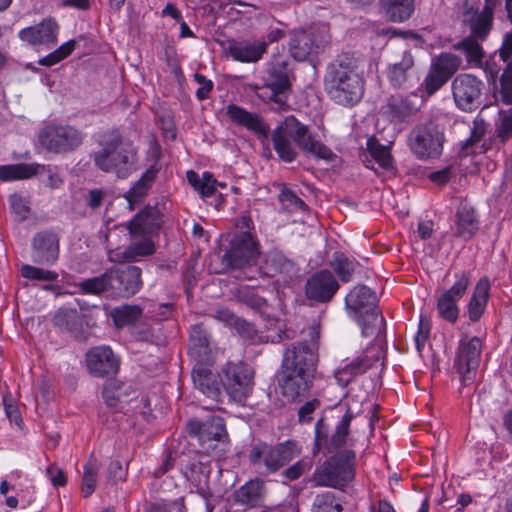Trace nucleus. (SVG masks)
Instances as JSON below:
<instances>
[{
    "label": "nucleus",
    "instance_id": "nucleus-13",
    "mask_svg": "<svg viewBox=\"0 0 512 512\" xmlns=\"http://www.w3.org/2000/svg\"><path fill=\"white\" fill-rule=\"evenodd\" d=\"M329 43L330 35L326 27L297 30L291 34L289 52L295 60L305 61L322 52Z\"/></svg>",
    "mask_w": 512,
    "mask_h": 512
},
{
    "label": "nucleus",
    "instance_id": "nucleus-7",
    "mask_svg": "<svg viewBox=\"0 0 512 512\" xmlns=\"http://www.w3.org/2000/svg\"><path fill=\"white\" fill-rule=\"evenodd\" d=\"M187 429L189 434L197 439L203 453L220 456L224 449H218L219 445L228 443L225 422L220 416L212 415L205 421L190 420Z\"/></svg>",
    "mask_w": 512,
    "mask_h": 512
},
{
    "label": "nucleus",
    "instance_id": "nucleus-38",
    "mask_svg": "<svg viewBox=\"0 0 512 512\" xmlns=\"http://www.w3.org/2000/svg\"><path fill=\"white\" fill-rule=\"evenodd\" d=\"M489 286L487 278H482L478 281L468 303V316L471 321L476 322L481 318L487 303Z\"/></svg>",
    "mask_w": 512,
    "mask_h": 512
},
{
    "label": "nucleus",
    "instance_id": "nucleus-27",
    "mask_svg": "<svg viewBox=\"0 0 512 512\" xmlns=\"http://www.w3.org/2000/svg\"><path fill=\"white\" fill-rule=\"evenodd\" d=\"M227 115L231 121L254 132L259 138L267 139L269 137L270 128L258 114L230 104L227 106Z\"/></svg>",
    "mask_w": 512,
    "mask_h": 512
},
{
    "label": "nucleus",
    "instance_id": "nucleus-4",
    "mask_svg": "<svg viewBox=\"0 0 512 512\" xmlns=\"http://www.w3.org/2000/svg\"><path fill=\"white\" fill-rule=\"evenodd\" d=\"M345 308L361 327L364 337H373L385 327L383 316L377 310V297L366 285L355 286L345 297Z\"/></svg>",
    "mask_w": 512,
    "mask_h": 512
},
{
    "label": "nucleus",
    "instance_id": "nucleus-42",
    "mask_svg": "<svg viewBox=\"0 0 512 512\" xmlns=\"http://www.w3.org/2000/svg\"><path fill=\"white\" fill-rule=\"evenodd\" d=\"M239 302L258 312L261 316L270 319L272 308L267 300L256 293L255 290L247 287L240 288L237 292Z\"/></svg>",
    "mask_w": 512,
    "mask_h": 512
},
{
    "label": "nucleus",
    "instance_id": "nucleus-28",
    "mask_svg": "<svg viewBox=\"0 0 512 512\" xmlns=\"http://www.w3.org/2000/svg\"><path fill=\"white\" fill-rule=\"evenodd\" d=\"M266 494L265 482L259 478L251 479L234 492L237 504L246 508H256L262 505Z\"/></svg>",
    "mask_w": 512,
    "mask_h": 512
},
{
    "label": "nucleus",
    "instance_id": "nucleus-45",
    "mask_svg": "<svg viewBox=\"0 0 512 512\" xmlns=\"http://www.w3.org/2000/svg\"><path fill=\"white\" fill-rule=\"evenodd\" d=\"M112 319L117 327L134 324L142 316V308L138 305L124 304L114 308L111 312Z\"/></svg>",
    "mask_w": 512,
    "mask_h": 512
},
{
    "label": "nucleus",
    "instance_id": "nucleus-56",
    "mask_svg": "<svg viewBox=\"0 0 512 512\" xmlns=\"http://www.w3.org/2000/svg\"><path fill=\"white\" fill-rule=\"evenodd\" d=\"M154 253V246L151 242H143L129 247L123 253L124 260H131L138 256H148Z\"/></svg>",
    "mask_w": 512,
    "mask_h": 512
},
{
    "label": "nucleus",
    "instance_id": "nucleus-49",
    "mask_svg": "<svg viewBox=\"0 0 512 512\" xmlns=\"http://www.w3.org/2000/svg\"><path fill=\"white\" fill-rule=\"evenodd\" d=\"M76 42L75 40H69L58 47L56 50L51 52L50 54L42 57L38 60V64L41 66L51 67L66 57H68L75 49Z\"/></svg>",
    "mask_w": 512,
    "mask_h": 512
},
{
    "label": "nucleus",
    "instance_id": "nucleus-16",
    "mask_svg": "<svg viewBox=\"0 0 512 512\" xmlns=\"http://www.w3.org/2000/svg\"><path fill=\"white\" fill-rule=\"evenodd\" d=\"M316 371H305L300 368H280L278 372V385L282 395L290 401H302L307 397L313 385Z\"/></svg>",
    "mask_w": 512,
    "mask_h": 512
},
{
    "label": "nucleus",
    "instance_id": "nucleus-33",
    "mask_svg": "<svg viewBox=\"0 0 512 512\" xmlns=\"http://www.w3.org/2000/svg\"><path fill=\"white\" fill-rule=\"evenodd\" d=\"M456 217L455 235L464 240H469L479 229L475 209L468 204H461Z\"/></svg>",
    "mask_w": 512,
    "mask_h": 512
},
{
    "label": "nucleus",
    "instance_id": "nucleus-51",
    "mask_svg": "<svg viewBox=\"0 0 512 512\" xmlns=\"http://www.w3.org/2000/svg\"><path fill=\"white\" fill-rule=\"evenodd\" d=\"M182 466L185 477L193 483H200L205 476V466L198 459L189 460L185 464H182Z\"/></svg>",
    "mask_w": 512,
    "mask_h": 512
},
{
    "label": "nucleus",
    "instance_id": "nucleus-8",
    "mask_svg": "<svg viewBox=\"0 0 512 512\" xmlns=\"http://www.w3.org/2000/svg\"><path fill=\"white\" fill-rule=\"evenodd\" d=\"M254 369L243 361L227 362L219 374L220 381L228 396L237 403H243L254 387Z\"/></svg>",
    "mask_w": 512,
    "mask_h": 512
},
{
    "label": "nucleus",
    "instance_id": "nucleus-59",
    "mask_svg": "<svg viewBox=\"0 0 512 512\" xmlns=\"http://www.w3.org/2000/svg\"><path fill=\"white\" fill-rule=\"evenodd\" d=\"M512 135V107L503 112L500 124L497 127V136L503 141Z\"/></svg>",
    "mask_w": 512,
    "mask_h": 512
},
{
    "label": "nucleus",
    "instance_id": "nucleus-30",
    "mask_svg": "<svg viewBox=\"0 0 512 512\" xmlns=\"http://www.w3.org/2000/svg\"><path fill=\"white\" fill-rule=\"evenodd\" d=\"M162 214L156 206H145L128 224L131 234H144L158 229L162 223Z\"/></svg>",
    "mask_w": 512,
    "mask_h": 512
},
{
    "label": "nucleus",
    "instance_id": "nucleus-34",
    "mask_svg": "<svg viewBox=\"0 0 512 512\" xmlns=\"http://www.w3.org/2000/svg\"><path fill=\"white\" fill-rule=\"evenodd\" d=\"M55 327L70 333L77 340H84L82 317L74 309L59 310L53 316Z\"/></svg>",
    "mask_w": 512,
    "mask_h": 512
},
{
    "label": "nucleus",
    "instance_id": "nucleus-63",
    "mask_svg": "<svg viewBox=\"0 0 512 512\" xmlns=\"http://www.w3.org/2000/svg\"><path fill=\"white\" fill-rule=\"evenodd\" d=\"M3 403L7 418L11 423H15L18 427H20L22 423V417L18 407L14 405L6 396L3 398Z\"/></svg>",
    "mask_w": 512,
    "mask_h": 512
},
{
    "label": "nucleus",
    "instance_id": "nucleus-18",
    "mask_svg": "<svg viewBox=\"0 0 512 512\" xmlns=\"http://www.w3.org/2000/svg\"><path fill=\"white\" fill-rule=\"evenodd\" d=\"M109 295L113 298H129L142 287L141 269L127 265L108 269Z\"/></svg>",
    "mask_w": 512,
    "mask_h": 512
},
{
    "label": "nucleus",
    "instance_id": "nucleus-61",
    "mask_svg": "<svg viewBox=\"0 0 512 512\" xmlns=\"http://www.w3.org/2000/svg\"><path fill=\"white\" fill-rule=\"evenodd\" d=\"M281 201L286 203L288 207L295 208L301 211H307V204L299 198L294 192L290 190L283 191L281 194Z\"/></svg>",
    "mask_w": 512,
    "mask_h": 512
},
{
    "label": "nucleus",
    "instance_id": "nucleus-25",
    "mask_svg": "<svg viewBox=\"0 0 512 512\" xmlns=\"http://www.w3.org/2000/svg\"><path fill=\"white\" fill-rule=\"evenodd\" d=\"M59 26L53 18L43 19L39 24L22 29L19 38L30 45H54Z\"/></svg>",
    "mask_w": 512,
    "mask_h": 512
},
{
    "label": "nucleus",
    "instance_id": "nucleus-12",
    "mask_svg": "<svg viewBox=\"0 0 512 512\" xmlns=\"http://www.w3.org/2000/svg\"><path fill=\"white\" fill-rule=\"evenodd\" d=\"M351 407L347 405L346 411L341 420L335 426L330 437H328V426L323 419H319L315 424V447L314 452L324 450L331 454L343 448L348 441L351 421L356 417Z\"/></svg>",
    "mask_w": 512,
    "mask_h": 512
},
{
    "label": "nucleus",
    "instance_id": "nucleus-15",
    "mask_svg": "<svg viewBox=\"0 0 512 512\" xmlns=\"http://www.w3.org/2000/svg\"><path fill=\"white\" fill-rule=\"evenodd\" d=\"M484 83L472 74H459L451 84L452 96L457 108L473 112L482 105Z\"/></svg>",
    "mask_w": 512,
    "mask_h": 512
},
{
    "label": "nucleus",
    "instance_id": "nucleus-64",
    "mask_svg": "<svg viewBox=\"0 0 512 512\" xmlns=\"http://www.w3.org/2000/svg\"><path fill=\"white\" fill-rule=\"evenodd\" d=\"M452 169V166H447L441 170L434 171L430 173L429 179L437 185H444L451 179L453 175Z\"/></svg>",
    "mask_w": 512,
    "mask_h": 512
},
{
    "label": "nucleus",
    "instance_id": "nucleus-23",
    "mask_svg": "<svg viewBox=\"0 0 512 512\" xmlns=\"http://www.w3.org/2000/svg\"><path fill=\"white\" fill-rule=\"evenodd\" d=\"M383 113L394 123L407 122L419 110V99L414 93L409 95L395 94L387 98L382 107Z\"/></svg>",
    "mask_w": 512,
    "mask_h": 512
},
{
    "label": "nucleus",
    "instance_id": "nucleus-44",
    "mask_svg": "<svg viewBox=\"0 0 512 512\" xmlns=\"http://www.w3.org/2000/svg\"><path fill=\"white\" fill-rule=\"evenodd\" d=\"M367 149L381 168L394 173L393 157L389 146L381 144L375 137H370L367 140Z\"/></svg>",
    "mask_w": 512,
    "mask_h": 512
},
{
    "label": "nucleus",
    "instance_id": "nucleus-36",
    "mask_svg": "<svg viewBox=\"0 0 512 512\" xmlns=\"http://www.w3.org/2000/svg\"><path fill=\"white\" fill-rule=\"evenodd\" d=\"M190 354L198 362H205L211 353L210 336L202 324H195L190 334Z\"/></svg>",
    "mask_w": 512,
    "mask_h": 512
},
{
    "label": "nucleus",
    "instance_id": "nucleus-47",
    "mask_svg": "<svg viewBox=\"0 0 512 512\" xmlns=\"http://www.w3.org/2000/svg\"><path fill=\"white\" fill-rule=\"evenodd\" d=\"M109 276L108 269L101 275L85 279L78 284L79 290L83 294L100 295L109 294Z\"/></svg>",
    "mask_w": 512,
    "mask_h": 512
},
{
    "label": "nucleus",
    "instance_id": "nucleus-54",
    "mask_svg": "<svg viewBox=\"0 0 512 512\" xmlns=\"http://www.w3.org/2000/svg\"><path fill=\"white\" fill-rule=\"evenodd\" d=\"M313 463L312 460L309 458H303L299 461H297L295 464L287 468L283 474L284 476L290 480H296L298 479L304 472L311 469Z\"/></svg>",
    "mask_w": 512,
    "mask_h": 512
},
{
    "label": "nucleus",
    "instance_id": "nucleus-55",
    "mask_svg": "<svg viewBox=\"0 0 512 512\" xmlns=\"http://www.w3.org/2000/svg\"><path fill=\"white\" fill-rule=\"evenodd\" d=\"M378 358L370 357L369 355L365 354L361 357L356 358L355 360L351 361L346 365V367L354 373V375L357 377L363 373H365L373 364L375 361H377Z\"/></svg>",
    "mask_w": 512,
    "mask_h": 512
},
{
    "label": "nucleus",
    "instance_id": "nucleus-31",
    "mask_svg": "<svg viewBox=\"0 0 512 512\" xmlns=\"http://www.w3.org/2000/svg\"><path fill=\"white\" fill-rule=\"evenodd\" d=\"M379 7L386 20L403 23L412 17L415 0H379Z\"/></svg>",
    "mask_w": 512,
    "mask_h": 512
},
{
    "label": "nucleus",
    "instance_id": "nucleus-14",
    "mask_svg": "<svg viewBox=\"0 0 512 512\" xmlns=\"http://www.w3.org/2000/svg\"><path fill=\"white\" fill-rule=\"evenodd\" d=\"M288 60L283 56H273L267 63L264 77L265 86L269 89L267 98L276 103L279 108L286 105L283 94L291 89V75Z\"/></svg>",
    "mask_w": 512,
    "mask_h": 512
},
{
    "label": "nucleus",
    "instance_id": "nucleus-5",
    "mask_svg": "<svg viewBox=\"0 0 512 512\" xmlns=\"http://www.w3.org/2000/svg\"><path fill=\"white\" fill-rule=\"evenodd\" d=\"M355 474L356 453L351 449H344L334 453L319 465L310 481L317 487L343 490L355 479Z\"/></svg>",
    "mask_w": 512,
    "mask_h": 512
},
{
    "label": "nucleus",
    "instance_id": "nucleus-26",
    "mask_svg": "<svg viewBox=\"0 0 512 512\" xmlns=\"http://www.w3.org/2000/svg\"><path fill=\"white\" fill-rule=\"evenodd\" d=\"M32 259L41 265H51L59 256V239L52 232H41L32 241Z\"/></svg>",
    "mask_w": 512,
    "mask_h": 512
},
{
    "label": "nucleus",
    "instance_id": "nucleus-39",
    "mask_svg": "<svg viewBox=\"0 0 512 512\" xmlns=\"http://www.w3.org/2000/svg\"><path fill=\"white\" fill-rule=\"evenodd\" d=\"M45 166L41 164H27V163H19L12 165H3L0 166V180L2 181H11V180H20L27 179L34 175L39 174L40 170H44Z\"/></svg>",
    "mask_w": 512,
    "mask_h": 512
},
{
    "label": "nucleus",
    "instance_id": "nucleus-21",
    "mask_svg": "<svg viewBox=\"0 0 512 512\" xmlns=\"http://www.w3.org/2000/svg\"><path fill=\"white\" fill-rule=\"evenodd\" d=\"M469 283L470 278L468 274L465 272L457 274L453 286L438 299L437 309L443 319L451 323L456 322L459 313L457 302L465 294Z\"/></svg>",
    "mask_w": 512,
    "mask_h": 512
},
{
    "label": "nucleus",
    "instance_id": "nucleus-9",
    "mask_svg": "<svg viewBox=\"0 0 512 512\" xmlns=\"http://www.w3.org/2000/svg\"><path fill=\"white\" fill-rule=\"evenodd\" d=\"M310 342L298 341L291 343L283 352L280 368L303 369L316 371L318 362V339L320 337L319 325H311L308 328Z\"/></svg>",
    "mask_w": 512,
    "mask_h": 512
},
{
    "label": "nucleus",
    "instance_id": "nucleus-43",
    "mask_svg": "<svg viewBox=\"0 0 512 512\" xmlns=\"http://www.w3.org/2000/svg\"><path fill=\"white\" fill-rule=\"evenodd\" d=\"M330 266L338 278L342 282L347 283L352 280L354 272L359 267V263L341 252H335L330 261Z\"/></svg>",
    "mask_w": 512,
    "mask_h": 512
},
{
    "label": "nucleus",
    "instance_id": "nucleus-41",
    "mask_svg": "<svg viewBox=\"0 0 512 512\" xmlns=\"http://www.w3.org/2000/svg\"><path fill=\"white\" fill-rule=\"evenodd\" d=\"M192 379L195 386L207 397L218 400L221 389L212 372L207 369H194Z\"/></svg>",
    "mask_w": 512,
    "mask_h": 512
},
{
    "label": "nucleus",
    "instance_id": "nucleus-62",
    "mask_svg": "<svg viewBox=\"0 0 512 512\" xmlns=\"http://www.w3.org/2000/svg\"><path fill=\"white\" fill-rule=\"evenodd\" d=\"M216 183L217 181L213 175L209 172H205L197 191L202 197H210L215 193Z\"/></svg>",
    "mask_w": 512,
    "mask_h": 512
},
{
    "label": "nucleus",
    "instance_id": "nucleus-32",
    "mask_svg": "<svg viewBox=\"0 0 512 512\" xmlns=\"http://www.w3.org/2000/svg\"><path fill=\"white\" fill-rule=\"evenodd\" d=\"M492 11L483 8L482 11L478 9L473 10L468 8L464 12L465 20L471 30V35L479 40H484L492 29L493 25Z\"/></svg>",
    "mask_w": 512,
    "mask_h": 512
},
{
    "label": "nucleus",
    "instance_id": "nucleus-60",
    "mask_svg": "<svg viewBox=\"0 0 512 512\" xmlns=\"http://www.w3.org/2000/svg\"><path fill=\"white\" fill-rule=\"evenodd\" d=\"M194 79L199 84V88L196 90V97L199 100L209 98V94L213 89V82L200 73L194 74Z\"/></svg>",
    "mask_w": 512,
    "mask_h": 512
},
{
    "label": "nucleus",
    "instance_id": "nucleus-10",
    "mask_svg": "<svg viewBox=\"0 0 512 512\" xmlns=\"http://www.w3.org/2000/svg\"><path fill=\"white\" fill-rule=\"evenodd\" d=\"M299 452L291 441L271 445L265 442L253 444L248 453V459L254 467L263 463L269 473L278 471L281 467L295 458Z\"/></svg>",
    "mask_w": 512,
    "mask_h": 512
},
{
    "label": "nucleus",
    "instance_id": "nucleus-19",
    "mask_svg": "<svg viewBox=\"0 0 512 512\" xmlns=\"http://www.w3.org/2000/svg\"><path fill=\"white\" fill-rule=\"evenodd\" d=\"M259 255L258 243L251 232L235 234L224 259L232 268H243L255 263Z\"/></svg>",
    "mask_w": 512,
    "mask_h": 512
},
{
    "label": "nucleus",
    "instance_id": "nucleus-57",
    "mask_svg": "<svg viewBox=\"0 0 512 512\" xmlns=\"http://www.w3.org/2000/svg\"><path fill=\"white\" fill-rule=\"evenodd\" d=\"M10 206L13 212L18 216L19 220L23 221L29 216V206L27 201L20 195L13 194L9 198Z\"/></svg>",
    "mask_w": 512,
    "mask_h": 512
},
{
    "label": "nucleus",
    "instance_id": "nucleus-20",
    "mask_svg": "<svg viewBox=\"0 0 512 512\" xmlns=\"http://www.w3.org/2000/svg\"><path fill=\"white\" fill-rule=\"evenodd\" d=\"M340 285L333 273L323 269L312 274L305 283L307 299L317 303H328L339 290Z\"/></svg>",
    "mask_w": 512,
    "mask_h": 512
},
{
    "label": "nucleus",
    "instance_id": "nucleus-17",
    "mask_svg": "<svg viewBox=\"0 0 512 512\" xmlns=\"http://www.w3.org/2000/svg\"><path fill=\"white\" fill-rule=\"evenodd\" d=\"M462 59L452 53L443 52L435 56L424 79L427 94L432 95L443 87L448 80L459 70Z\"/></svg>",
    "mask_w": 512,
    "mask_h": 512
},
{
    "label": "nucleus",
    "instance_id": "nucleus-37",
    "mask_svg": "<svg viewBox=\"0 0 512 512\" xmlns=\"http://www.w3.org/2000/svg\"><path fill=\"white\" fill-rule=\"evenodd\" d=\"M413 66L414 58L410 51L405 50L402 53L401 60L393 63L388 68V79L391 85L395 88L404 87L413 69Z\"/></svg>",
    "mask_w": 512,
    "mask_h": 512
},
{
    "label": "nucleus",
    "instance_id": "nucleus-58",
    "mask_svg": "<svg viewBox=\"0 0 512 512\" xmlns=\"http://www.w3.org/2000/svg\"><path fill=\"white\" fill-rule=\"evenodd\" d=\"M126 472L120 461H111L107 468L106 481L109 484H116L120 481H124Z\"/></svg>",
    "mask_w": 512,
    "mask_h": 512
},
{
    "label": "nucleus",
    "instance_id": "nucleus-50",
    "mask_svg": "<svg viewBox=\"0 0 512 512\" xmlns=\"http://www.w3.org/2000/svg\"><path fill=\"white\" fill-rule=\"evenodd\" d=\"M21 275L26 279L38 281H55L58 278V274L55 271L44 270L31 265H23Z\"/></svg>",
    "mask_w": 512,
    "mask_h": 512
},
{
    "label": "nucleus",
    "instance_id": "nucleus-1",
    "mask_svg": "<svg viewBox=\"0 0 512 512\" xmlns=\"http://www.w3.org/2000/svg\"><path fill=\"white\" fill-rule=\"evenodd\" d=\"M271 137L278 157L287 163L294 161L298 156L295 145L304 153L318 159L332 161L337 157L329 147L315 138L308 126L298 121L293 115L279 123Z\"/></svg>",
    "mask_w": 512,
    "mask_h": 512
},
{
    "label": "nucleus",
    "instance_id": "nucleus-40",
    "mask_svg": "<svg viewBox=\"0 0 512 512\" xmlns=\"http://www.w3.org/2000/svg\"><path fill=\"white\" fill-rule=\"evenodd\" d=\"M452 47L454 50L464 53L468 64L471 66L476 68H481L483 66L484 51L476 37H465L461 41L455 43Z\"/></svg>",
    "mask_w": 512,
    "mask_h": 512
},
{
    "label": "nucleus",
    "instance_id": "nucleus-2",
    "mask_svg": "<svg viewBox=\"0 0 512 512\" xmlns=\"http://www.w3.org/2000/svg\"><path fill=\"white\" fill-rule=\"evenodd\" d=\"M325 88L329 97L343 106H353L364 94L360 59L351 52L339 54L327 67Z\"/></svg>",
    "mask_w": 512,
    "mask_h": 512
},
{
    "label": "nucleus",
    "instance_id": "nucleus-3",
    "mask_svg": "<svg viewBox=\"0 0 512 512\" xmlns=\"http://www.w3.org/2000/svg\"><path fill=\"white\" fill-rule=\"evenodd\" d=\"M100 145L102 148L91 155L99 170L115 173L121 179L137 170V148L130 140L124 139L118 130L107 132Z\"/></svg>",
    "mask_w": 512,
    "mask_h": 512
},
{
    "label": "nucleus",
    "instance_id": "nucleus-48",
    "mask_svg": "<svg viewBox=\"0 0 512 512\" xmlns=\"http://www.w3.org/2000/svg\"><path fill=\"white\" fill-rule=\"evenodd\" d=\"M82 492L85 497H89L95 490L99 463L97 459L90 457L83 467Z\"/></svg>",
    "mask_w": 512,
    "mask_h": 512
},
{
    "label": "nucleus",
    "instance_id": "nucleus-24",
    "mask_svg": "<svg viewBox=\"0 0 512 512\" xmlns=\"http://www.w3.org/2000/svg\"><path fill=\"white\" fill-rule=\"evenodd\" d=\"M86 363L89 372L98 377L114 375L119 368V362L108 346L90 349L86 354Z\"/></svg>",
    "mask_w": 512,
    "mask_h": 512
},
{
    "label": "nucleus",
    "instance_id": "nucleus-53",
    "mask_svg": "<svg viewBox=\"0 0 512 512\" xmlns=\"http://www.w3.org/2000/svg\"><path fill=\"white\" fill-rule=\"evenodd\" d=\"M120 387L114 383H107L103 388V398L109 408L117 409L121 400Z\"/></svg>",
    "mask_w": 512,
    "mask_h": 512
},
{
    "label": "nucleus",
    "instance_id": "nucleus-11",
    "mask_svg": "<svg viewBox=\"0 0 512 512\" xmlns=\"http://www.w3.org/2000/svg\"><path fill=\"white\" fill-rule=\"evenodd\" d=\"M84 136L81 130L72 125L50 124L41 129L38 141L47 151L61 154L77 149Z\"/></svg>",
    "mask_w": 512,
    "mask_h": 512
},
{
    "label": "nucleus",
    "instance_id": "nucleus-46",
    "mask_svg": "<svg viewBox=\"0 0 512 512\" xmlns=\"http://www.w3.org/2000/svg\"><path fill=\"white\" fill-rule=\"evenodd\" d=\"M343 506L335 494L325 491L314 497L311 512H342Z\"/></svg>",
    "mask_w": 512,
    "mask_h": 512
},
{
    "label": "nucleus",
    "instance_id": "nucleus-29",
    "mask_svg": "<svg viewBox=\"0 0 512 512\" xmlns=\"http://www.w3.org/2000/svg\"><path fill=\"white\" fill-rule=\"evenodd\" d=\"M266 49L267 43L265 41L241 40L230 43L228 52L234 60L250 63L260 60Z\"/></svg>",
    "mask_w": 512,
    "mask_h": 512
},
{
    "label": "nucleus",
    "instance_id": "nucleus-6",
    "mask_svg": "<svg viewBox=\"0 0 512 512\" xmlns=\"http://www.w3.org/2000/svg\"><path fill=\"white\" fill-rule=\"evenodd\" d=\"M445 141L444 127L434 120L415 125L407 136L411 153L422 161L439 158Z\"/></svg>",
    "mask_w": 512,
    "mask_h": 512
},
{
    "label": "nucleus",
    "instance_id": "nucleus-22",
    "mask_svg": "<svg viewBox=\"0 0 512 512\" xmlns=\"http://www.w3.org/2000/svg\"><path fill=\"white\" fill-rule=\"evenodd\" d=\"M482 344L478 337L464 338L460 341L454 366L463 380H470L472 373L480 363Z\"/></svg>",
    "mask_w": 512,
    "mask_h": 512
},
{
    "label": "nucleus",
    "instance_id": "nucleus-35",
    "mask_svg": "<svg viewBox=\"0 0 512 512\" xmlns=\"http://www.w3.org/2000/svg\"><path fill=\"white\" fill-rule=\"evenodd\" d=\"M157 175V169L150 167L142 176L134 183V185L124 194L129 208L134 209L148 194L149 189L152 187Z\"/></svg>",
    "mask_w": 512,
    "mask_h": 512
},
{
    "label": "nucleus",
    "instance_id": "nucleus-52",
    "mask_svg": "<svg viewBox=\"0 0 512 512\" xmlns=\"http://www.w3.org/2000/svg\"><path fill=\"white\" fill-rule=\"evenodd\" d=\"M501 97L506 104L512 103V60L508 63L501 79Z\"/></svg>",
    "mask_w": 512,
    "mask_h": 512
}]
</instances>
